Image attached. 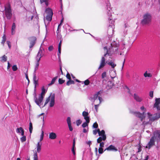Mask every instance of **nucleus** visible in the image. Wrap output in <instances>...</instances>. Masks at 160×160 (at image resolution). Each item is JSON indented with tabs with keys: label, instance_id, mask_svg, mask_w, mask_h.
Instances as JSON below:
<instances>
[{
	"label": "nucleus",
	"instance_id": "nucleus-49",
	"mask_svg": "<svg viewBox=\"0 0 160 160\" xmlns=\"http://www.w3.org/2000/svg\"><path fill=\"white\" fill-rule=\"evenodd\" d=\"M7 44L8 45V47L9 49H10L11 47V45L10 44V42L9 41H7Z\"/></svg>",
	"mask_w": 160,
	"mask_h": 160
},
{
	"label": "nucleus",
	"instance_id": "nucleus-37",
	"mask_svg": "<svg viewBox=\"0 0 160 160\" xmlns=\"http://www.w3.org/2000/svg\"><path fill=\"white\" fill-rule=\"evenodd\" d=\"M12 69L13 71H16L18 70V67L16 65H14L12 66Z\"/></svg>",
	"mask_w": 160,
	"mask_h": 160
},
{
	"label": "nucleus",
	"instance_id": "nucleus-53",
	"mask_svg": "<svg viewBox=\"0 0 160 160\" xmlns=\"http://www.w3.org/2000/svg\"><path fill=\"white\" fill-rule=\"evenodd\" d=\"M0 10L1 12H3L5 10V6L2 7V6H0Z\"/></svg>",
	"mask_w": 160,
	"mask_h": 160
},
{
	"label": "nucleus",
	"instance_id": "nucleus-4",
	"mask_svg": "<svg viewBox=\"0 0 160 160\" xmlns=\"http://www.w3.org/2000/svg\"><path fill=\"white\" fill-rule=\"evenodd\" d=\"M152 16L151 14L147 13L144 14L143 16V19L141 21L142 25H148L151 22Z\"/></svg>",
	"mask_w": 160,
	"mask_h": 160
},
{
	"label": "nucleus",
	"instance_id": "nucleus-40",
	"mask_svg": "<svg viewBox=\"0 0 160 160\" xmlns=\"http://www.w3.org/2000/svg\"><path fill=\"white\" fill-rule=\"evenodd\" d=\"M39 65V62H38V61H37L36 66H35V71H36L38 69Z\"/></svg>",
	"mask_w": 160,
	"mask_h": 160
},
{
	"label": "nucleus",
	"instance_id": "nucleus-3",
	"mask_svg": "<svg viewBox=\"0 0 160 160\" xmlns=\"http://www.w3.org/2000/svg\"><path fill=\"white\" fill-rule=\"evenodd\" d=\"M42 92L41 94L39 95V97L38 98H36V94L35 93L34 94V100L35 102L38 106H40L41 103L42 102L43 98L44 97L45 94L46 92V91L44 87L42 88Z\"/></svg>",
	"mask_w": 160,
	"mask_h": 160
},
{
	"label": "nucleus",
	"instance_id": "nucleus-13",
	"mask_svg": "<svg viewBox=\"0 0 160 160\" xmlns=\"http://www.w3.org/2000/svg\"><path fill=\"white\" fill-rule=\"evenodd\" d=\"M42 145V143L41 142H38L37 144H36V152H36L37 154V152L39 153L40 152L41 150V146ZM35 153L34 152V153Z\"/></svg>",
	"mask_w": 160,
	"mask_h": 160
},
{
	"label": "nucleus",
	"instance_id": "nucleus-63",
	"mask_svg": "<svg viewBox=\"0 0 160 160\" xmlns=\"http://www.w3.org/2000/svg\"><path fill=\"white\" fill-rule=\"evenodd\" d=\"M11 33L12 35L14 34L15 33V30H13L12 29Z\"/></svg>",
	"mask_w": 160,
	"mask_h": 160
},
{
	"label": "nucleus",
	"instance_id": "nucleus-26",
	"mask_svg": "<svg viewBox=\"0 0 160 160\" xmlns=\"http://www.w3.org/2000/svg\"><path fill=\"white\" fill-rule=\"evenodd\" d=\"M57 77H56L54 78L52 80V81L50 83H49L48 84V86H50L52 85V84H53L55 82L56 80H57Z\"/></svg>",
	"mask_w": 160,
	"mask_h": 160
},
{
	"label": "nucleus",
	"instance_id": "nucleus-62",
	"mask_svg": "<svg viewBox=\"0 0 160 160\" xmlns=\"http://www.w3.org/2000/svg\"><path fill=\"white\" fill-rule=\"evenodd\" d=\"M10 67V63L9 62H8V66H7V68L8 69Z\"/></svg>",
	"mask_w": 160,
	"mask_h": 160
},
{
	"label": "nucleus",
	"instance_id": "nucleus-10",
	"mask_svg": "<svg viewBox=\"0 0 160 160\" xmlns=\"http://www.w3.org/2000/svg\"><path fill=\"white\" fill-rule=\"evenodd\" d=\"M98 134L99 136H101V137H99L97 139V142L98 143H100L102 140L104 141L106 140V137L104 130H102L100 131L98 133Z\"/></svg>",
	"mask_w": 160,
	"mask_h": 160
},
{
	"label": "nucleus",
	"instance_id": "nucleus-6",
	"mask_svg": "<svg viewBox=\"0 0 160 160\" xmlns=\"http://www.w3.org/2000/svg\"><path fill=\"white\" fill-rule=\"evenodd\" d=\"M46 12L47 15L46 16L45 19H44V21L45 26L46 27V21H48L49 22L51 21L53 15V12L51 8H48L46 9Z\"/></svg>",
	"mask_w": 160,
	"mask_h": 160
},
{
	"label": "nucleus",
	"instance_id": "nucleus-14",
	"mask_svg": "<svg viewBox=\"0 0 160 160\" xmlns=\"http://www.w3.org/2000/svg\"><path fill=\"white\" fill-rule=\"evenodd\" d=\"M106 59L104 57H102L101 61L100 63L98 69H99L101 68H103L106 64L105 62Z\"/></svg>",
	"mask_w": 160,
	"mask_h": 160
},
{
	"label": "nucleus",
	"instance_id": "nucleus-60",
	"mask_svg": "<svg viewBox=\"0 0 160 160\" xmlns=\"http://www.w3.org/2000/svg\"><path fill=\"white\" fill-rule=\"evenodd\" d=\"M93 134L94 135H95L97 134V131L96 130H94L93 131Z\"/></svg>",
	"mask_w": 160,
	"mask_h": 160
},
{
	"label": "nucleus",
	"instance_id": "nucleus-32",
	"mask_svg": "<svg viewBox=\"0 0 160 160\" xmlns=\"http://www.w3.org/2000/svg\"><path fill=\"white\" fill-rule=\"evenodd\" d=\"M43 136H44V132L43 131H42V133L40 135V141L39 142H41V141H42L43 138Z\"/></svg>",
	"mask_w": 160,
	"mask_h": 160
},
{
	"label": "nucleus",
	"instance_id": "nucleus-36",
	"mask_svg": "<svg viewBox=\"0 0 160 160\" xmlns=\"http://www.w3.org/2000/svg\"><path fill=\"white\" fill-rule=\"evenodd\" d=\"M108 64L112 66V68H114L116 66V64H115L113 62H109L108 63Z\"/></svg>",
	"mask_w": 160,
	"mask_h": 160
},
{
	"label": "nucleus",
	"instance_id": "nucleus-45",
	"mask_svg": "<svg viewBox=\"0 0 160 160\" xmlns=\"http://www.w3.org/2000/svg\"><path fill=\"white\" fill-rule=\"evenodd\" d=\"M98 152L99 154H102L103 152V149L102 148H99L98 149Z\"/></svg>",
	"mask_w": 160,
	"mask_h": 160
},
{
	"label": "nucleus",
	"instance_id": "nucleus-51",
	"mask_svg": "<svg viewBox=\"0 0 160 160\" xmlns=\"http://www.w3.org/2000/svg\"><path fill=\"white\" fill-rule=\"evenodd\" d=\"M66 77L67 78L69 79V80H70L71 79V77H70V74L68 73L66 75Z\"/></svg>",
	"mask_w": 160,
	"mask_h": 160
},
{
	"label": "nucleus",
	"instance_id": "nucleus-9",
	"mask_svg": "<svg viewBox=\"0 0 160 160\" xmlns=\"http://www.w3.org/2000/svg\"><path fill=\"white\" fill-rule=\"evenodd\" d=\"M102 92L101 91H99L97 92L92 97H91L90 98L92 102H94L96 100H98L99 102V104H100L102 101V99L100 97V95Z\"/></svg>",
	"mask_w": 160,
	"mask_h": 160
},
{
	"label": "nucleus",
	"instance_id": "nucleus-59",
	"mask_svg": "<svg viewBox=\"0 0 160 160\" xmlns=\"http://www.w3.org/2000/svg\"><path fill=\"white\" fill-rule=\"evenodd\" d=\"M72 152L73 154L74 155H75V152L74 150V147H72Z\"/></svg>",
	"mask_w": 160,
	"mask_h": 160
},
{
	"label": "nucleus",
	"instance_id": "nucleus-5",
	"mask_svg": "<svg viewBox=\"0 0 160 160\" xmlns=\"http://www.w3.org/2000/svg\"><path fill=\"white\" fill-rule=\"evenodd\" d=\"M50 102V107H53L55 104V94H51L48 98H46L44 106H45L48 103Z\"/></svg>",
	"mask_w": 160,
	"mask_h": 160
},
{
	"label": "nucleus",
	"instance_id": "nucleus-12",
	"mask_svg": "<svg viewBox=\"0 0 160 160\" xmlns=\"http://www.w3.org/2000/svg\"><path fill=\"white\" fill-rule=\"evenodd\" d=\"M29 40L30 41V45L29 47L30 48H31L35 45L36 40V38L35 37H32L30 38Z\"/></svg>",
	"mask_w": 160,
	"mask_h": 160
},
{
	"label": "nucleus",
	"instance_id": "nucleus-29",
	"mask_svg": "<svg viewBox=\"0 0 160 160\" xmlns=\"http://www.w3.org/2000/svg\"><path fill=\"white\" fill-rule=\"evenodd\" d=\"M33 160H38V154L36 152H35L33 154Z\"/></svg>",
	"mask_w": 160,
	"mask_h": 160
},
{
	"label": "nucleus",
	"instance_id": "nucleus-31",
	"mask_svg": "<svg viewBox=\"0 0 160 160\" xmlns=\"http://www.w3.org/2000/svg\"><path fill=\"white\" fill-rule=\"evenodd\" d=\"M22 136L20 138V140L21 142H23L26 141V137L24 135Z\"/></svg>",
	"mask_w": 160,
	"mask_h": 160
},
{
	"label": "nucleus",
	"instance_id": "nucleus-21",
	"mask_svg": "<svg viewBox=\"0 0 160 160\" xmlns=\"http://www.w3.org/2000/svg\"><path fill=\"white\" fill-rule=\"evenodd\" d=\"M16 132L18 133H21L22 136H23L24 135V131L22 127L17 128L16 129Z\"/></svg>",
	"mask_w": 160,
	"mask_h": 160
},
{
	"label": "nucleus",
	"instance_id": "nucleus-52",
	"mask_svg": "<svg viewBox=\"0 0 160 160\" xmlns=\"http://www.w3.org/2000/svg\"><path fill=\"white\" fill-rule=\"evenodd\" d=\"M153 91H151L149 92V96L151 98H152L153 97Z\"/></svg>",
	"mask_w": 160,
	"mask_h": 160
},
{
	"label": "nucleus",
	"instance_id": "nucleus-43",
	"mask_svg": "<svg viewBox=\"0 0 160 160\" xmlns=\"http://www.w3.org/2000/svg\"><path fill=\"white\" fill-rule=\"evenodd\" d=\"M82 122V121L79 119L76 122V124L78 126H79Z\"/></svg>",
	"mask_w": 160,
	"mask_h": 160
},
{
	"label": "nucleus",
	"instance_id": "nucleus-50",
	"mask_svg": "<svg viewBox=\"0 0 160 160\" xmlns=\"http://www.w3.org/2000/svg\"><path fill=\"white\" fill-rule=\"evenodd\" d=\"M33 81H38V79H37L35 74H34L33 76Z\"/></svg>",
	"mask_w": 160,
	"mask_h": 160
},
{
	"label": "nucleus",
	"instance_id": "nucleus-22",
	"mask_svg": "<svg viewBox=\"0 0 160 160\" xmlns=\"http://www.w3.org/2000/svg\"><path fill=\"white\" fill-rule=\"evenodd\" d=\"M2 40L1 42V43L3 46L4 45L5 42L6 40V37L5 33L3 34V36L2 37Z\"/></svg>",
	"mask_w": 160,
	"mask_h": 160
},
{
	"label": "nucleus",
	"instance_id": "nucleus-17",
	"mask_svg": "<svg viewBox=\"0 0 160 160\" xmlns=\"http://www.w3.org/2000/svg\"><path fill=\"white\" fill-rule=\"evenodd\" d=\"M56 134L54 132H51L49 133V138L52 140H54L57 138Z\"/></svg>",
	"mask_w": 160,
	"mask_h": 160
},
{
	"label": "nucleus",
	"instance_id": "nucleus-8",
	"mask_svg": "<svg viewBox=\"0 0 160 160\" xmlns=\"http://www.w3.org/2000/svg\"><path fill=\"white\" fill-rule=\"evenodd\" d=\"M140 109L142 111H143L142 113H140L139 112H134L133 113L135 116L139 118L142 121L145 118V113L146 109L143 106L141 107Z\"/></svg>",
	"mask_w": 160,
	"mask_h": 160
},
{
	"label": "nucleus",
	"instance_id": "nucleus-2",
	"mask_svg": "<svg viewBox=\"0 0 160 160\" xmlns=\"http://www.w3.org/2000/svg\"><path fill=\"white\" fill-rule=\"evenodd\" d=\"M155 140L158 142H160V131H157L154 133V136L150 139V141L146 146V148L150 149L154 144Z\"/></svg>",
	"mask_w": 160,
	"mask_h": 160
},
{
	"label": "nucleus",
	"instance_id": "nucleus-24",
	"mask_svg": "<svg viewBox=\"0 0 160 160\" xmlns=\"http://www.w3.org/2000/svg\"><path fill=\"white\" fill-rule=\"evenodd\" d=\"M110 75L111 78H113L116 77V73L114 71H111L110 72Z\"/></svg>",
	"mask_w": 160,
	"mask_h": 160
},
{
	"label": "nucleus",
	"instance_id": "nucleus-34",
	"mask_svg": "<svg viewBox=\"0 0 160 160\" xmlns=\"http://www.w3.org/2000/svg\"><path fill=\"white\" fill-rule=\"evenodd\" d=\"M44 114V113H42L41 114H40L39 115H38V117L41 118V119L42 120L43 122L44 121V117L43 115Z\"/></svg>",
	"mask_w": 160,
	"mask_h": 160
},
{
	"label": "nucleus",
	"instance_id": "nucleus-15",
	"mask_svg": "<svg viewBox=\"0 0 160 160\" xmlns=\"http://www.w3.org/2000/svg\"><path fill=\"white\" fill-rule=\"evenodd\" d=\"M88 112L83 111L82 113V116L84 117V118L88 122H89V118L88 116Z\"/></svg>",
	"mask_w": 160,
	"mask_h": 160
},
{
	"label": "nucleus",
	"instance_id": "nucleus-33",
	"mask_svg": "<svg viewBox=\"0 0 160 160\" xmlns=\"http://www.w3.org/2000/svg\"><path fill=\"white\" fill-rule=\"evenodd\" d=\"M61 48H58V55L59 59H60V55L61 53Z\"/></svg>",
	"mask_w": 160,
	"mask_h": 160
},
{
	"label": "nucleus",
	"instance_id": "nucleus-30",
	"mask_svg": "<svg viewBox=\"0 0 160 160\" xmlns=\"http://www.w3.org/2000/svg\"><path fill=\"white\" fill-rule=\"evenodd\" d=\"M74 83V82L73 80H71L70 79L67 82V85L68 86L71 84H73Z\"/></svg>",
	"mask_w": 160,
	"mask_h": 160
},
{
	"label": "nucleus",
	"instance_id": "nucleus-57",
	"mask_svg": "<svg viewBox=\"0 0 160 160\" xmlns=\"http://www.w3.org/2000/svg\"><path fill=\"white\" fill-rule=\"evenodd\" d=\"M38 81H33V83L35 85V87L36 88L37 86V85L38 84Z\"/></svg>",
	"mask_w": 160,
	"mask_h": 160
},
{
	"label": "nucleus",
	"instance_id": "nucleus-56",
	"mask_svg": "<svg viewBox=\"0 0 160 160\" xmlns=\"http://www.w3.org/2000/svg\"><path fill=\"white\" fill-rule=\"evenodd\" d=\"M62 41H60L59 44H58V48H61V44H62Z\"/></svg>",
	"mask_w": 160,
	"mask_h": 160
},
{
	"label": "nucleus",
	"instance_id": "nucleus-16",
	"mask_svg": "<svg viewBox=\"0 0 160 160\" xmlns=\"http://www.w3.org/2000/svg\"><path fill=\"white\" fill-rule=\"evenodd\" d=\"M133 98L137 102H140L142 100V97H140L138 94L134 93L133 95Z\"/></svg>",
	"mask_w": 160,
	"mask_h": 160
},
{
	"label": "nucleus",
	"instance_id": "nucleus-61",
	"mask_svg": "<svg viewBox=\"0 0 160 160\" xmlns=\"http://www.w3.org/2000/svg\"><path fill=\"white\" fill-rule=\"evenodd\" d=\"M63 19L62 18V19L61 20L60 23L58 25V27H59L62 24V22H63Z\"/></svg>",
	"mask_w": 160,
	"mask_h": 160
},
{
	"label": "nucleus",
	"instance_id": "nucleus-11",
	"mask_svg": "<svg viewBox=\"0 0 160 160\" xmlns=\"http://www.w3.org/2000/svg\"><path fill=\"white\" fill-rule=\"evenodd\" d=\"M43 50V49H42L41 47L36 57V61H38V62H39L40 61L41 58L42 56V53Z\"/></svg>",
	"mask_w": 160,
	"mask_h": 160
},
{
	"label": "nucleus",
	"instance_id": "nucleus-58",
	"mask_svg": "<svg viewBox=\"0 0 160 160\" xmlns=\"http://www.w3.org/2000/svg\"><path fill=\"white\" fill-rule=\"evenodd\" d=\"M98 106H99V104L95 105H94L96 111L97 110Z\"/></svg>",
	"mask_w": 160,
	"mask_h": 160
},
{
	"label": "nucleus",
	"instance_id": "nucleus-46",
	"mask_svg": "<svg viewBox=\"0 0 160 160\" xmlns=\"http://www.w3.org/2000/svg\"><path fill=\"white\" fill-rule=\"evenodd\" d=\"M16 28V25L14 23H13L12 27V29L13 30H15Z\"/></svg>",
	"mask_w": 160,
	"mask_h": 160
},
{
	"label": "nucleus",
	"instance_id": "nucleus-23",
	"mask_svg": "<svg viewBox=\"0 0 160 160\" xmlns=\"http://www.w3.org/2000/svg\"><path fill=\"white\" fill-rule=\"evenodd\" d=\"M40 2L41 4L44 3L47 6L48 5V0H40Z\"/></svg>",
	"mask_w": 160,
	"mask_h": 160
},
{
	"label": "nucleus",
	"instance_id": "nucleus-1",
	"mask_svg": "<svg viewBox=\"0 0 160 160\" xmlns=\"http://www.w3.org/2000/svg\"><path fill=\"white\" fill-rule=\"evenodd\" d=\"M154 108H156L158 111H160V98H156L155 103L154 104ZM148 118L149 119L148 122H143V124H151V122L157 120L160 118V113H157L154 114H152L151 113L148 112L147 113Z\"/></svg>",
	"mask_w": 160,
	"mask_h": 160
},
{
	"label": "nucleus",
	"instance_id": "nucleus-38",
	"mask_svg": "<svg viewBox=\"0 0 160 160\" xmlns=\"http://www.w3.org/2000/svg\"><path fill=\"white\" fill-rule=\"evenodd\" d=\"M89 123V122H88L86 121V122H84L82 125V127L83 128H85L86 127L88 126V123Z\"/></svg>",
	"mask_w": 160,
	"mask_h": 160
},
{
	"label": "nucleus",
	"instance_id": "nucleus-27",
	"mask_svg": "<svg viewBox=\"0 0 160 160\" xmlns=\"http://www.w3.org/2000/svg\"><path fill=\"white\" fill-rule=\"evenodd\" d=\"M144 76L145 77H151L152 75L150 73H148L147 71H146L144 74Z\"/></svg>",
	"mask_w": 160,
	"mask_h": 160
},
{
	"label": "nucleus",
	"instance_id": "nucleus-44",
	"mask_svg": "<svg viewBox=\"0 0 160 160\" xmlns=\"http://www.w3.org/2000/svg\"><path fill=\"white\" fill-rule=\"evenodd\" d=\"M65 81L63 80L61 78H59L58 80V82L59 84H62Z\"/></svg>",
	"mask_w": 160,
	"mask_h": 160
},
{
	"label": "nucleus",
	"instance_id": "nucleus-41",
	"mask_svg": "<svg viewBox=\"0 0 160 160\" xmlns=\"http://www.w3.org/2000/svg\"><path fill=\"white\" fill-rule=\"evenodd\" d=\"M90 83V82L89 80L88 79H87L86 80H85L84 82V84L85 85H88Z\"/></svg>",
	"mask_w": 160,
	"mask_h": 160
},
{
	"label": "nucleus",
	"instance_id": "nucleus-64",
	"mask_svg": "<svg viewBox=\"0 0 160 160\" xmlns=\"http://www.w3.org/2000/svg\"><path fill=\"white\" fill-rule=\"evenodd\" d=\"M87 132V130L85 128L83 129V132L84 133H86Z\"/></svg>",
	"mask_w": 160,
	"mask_h": 160
},
{
	"label": "nucleus",
	"instance_id": "nucleus-35",
	"mask_svg": "<svg viewBox=\"0 0 160 160\" xmlns=\"http://www.w3.org/2000/svg\"><path fill=\"white\" fill-rule=\"evenodd\" d=\"M104 50L105 51H106L107 52V53L106 54H105L104 55V56L105 57H106L107 55H109V51L108 50H107V49L106 48V47H104Z\"/></svg>",
	"mask_w": 160,
	"mask_h": 160
},
{
	"label": "nucleus",
	"instance_id": "nucleus-48",
	"mask_svg": "<svg viewBox=\"0 0 160 160\" xmlns=\"http://www.w3.org/2000/svg\"><path fill=\"white\" fill-rule=\"evenodd\" d=\"M98 127V124L97 122L94 123L93 125V127L94 128H97Z\"/></svg>",
	"mask_w": 160,
	"mask_h": 160
},
{
	"label": "nucleus",
	"instance_id": "nucleus-54",
	"mask_svg": "<svg viewBox=\"0 0 160 160\" xmlns=\"http://www.w3.org/2000/svg\"><path fill=\"white\" fill-rule=\"evenodd\" d=\"M53 49V47L52 46H50L48 48V49L49 51H52Z\"/></svg>",
	"mask_w": 160,
	"mask_h": 160
},
{
	"label": "nucleus",
	"instance_id": "nucleus-19",
	"mask_svg": "<svg viewBox=\"0 0 160 160\" xmlns=\"http://www.w3.org/2000/svg\"><path fill=\"white\" fill-rule=\"evenodd\" d=\"M33 18L32 13L30 12H27L26 15V18L27 20L28 21L32 20Z\"/></svg>",
	"mask_w": 160,
	"mask_h": 160
},
{
	"label": "nucleus",
	"instance_id": "nucleus-7",
	"mask_svg": "<svg viewBox=\"0 0 160 160\" xmlns=\"http://www.w3.org/2000/svg\"><path fill=\"white\" fill-rule=\"evenodd\" d=\"M5 14L8 19H11L12 14L11 7L9 3H7L5 5Z\"/></svg>",
	"mask_w": 160,
	"mask_h": 160
},
{
	"label": "nucleus",
	"instance_id": "nucleus-42",
	"mask_svg": "<svg viewBox=\"0 0 160 160\" xmlns=\"http://www.w3.org/2000/svg\"><path fill=\"white\" fill-rule=\"evenodd\" d=\"M106 77V72H105L102 73V78H104Z\"/></svg>",
	"mask_w": 160,
	"mask_h": 160
},
{
	"label": "nucleus",
	"instance_id": "nucleus-28",
	"mask_svg": "<svg viewBox=\"0 0 160 160\" xmlns=\"http://www.w3.org/2000/svg\"><path fill=\"white\" fill-rule=\"evenodd\" d=\"M29 131L30 134L32 133L33 129L32 125V123L30 122L29 123Z\"/></svg>",
	"mask_w": 160,
	"mask_h": 160
},
{
	"label": "nucleus",
	"instance_id": "nucleus-47",
	"mask_svg": "<svg viewBox=\"0 0 160 160\" xmlns=\"http://www.w3.org/2000/svg\"><path fill=\"white\" fill-rule=\"evenodd\" d=\"M68 125L69 130L70 131H72L73 130V128L71 126V124H68Z\"/></svg>",
	"mask_w": 160,
	"mask_h": 160
},
{
	"label": "nucleus",
	"instance_id": "nucleus-25",
	"mask_svg": "<svg viewBox=\"0 0 160 160\" xmlns=\"http://www.w3.org/2000/svg\"><path fill=\"white\" fill-rule=\"evenodd\" d=\"M7 59V57L5 55H3L1 58L0 61L2 62H5Z\"/></svg>",
	"mask_w": 160,
	"mask_h": 160
},
{
	"label": "nucleus",
	"instance_id": "nucleus-18",
	"mask_svg": "<svg viewBox=\"0 0 160 160\" xmlns=\"http://www.w3.org/2000/svg\"><path fill=\"white\" fill-rule=\"evenodd\" d=\"M107 14H108V16H111L112 15V10L111 8V6L110 3H108L107 5Z\"/></svg>",
	"mask_w": 160,
	"mask_h": 160
},
{
	"label": "nucleus",
	"instance_id": "nucleus-39",
	"mask_svg": "<svg viewBox=\"0 0 160 160\" xmlns=\"http://www.w3.org/2000/svg\"><path fill=\"white\" fill-rule=\"evenodd\" d=\"M67 123L68 124H71V118L69 117H68L67 119Z\"/></svg>",
	"mask_w": 160,
	"mask_h": 160
},
{
	"label": "nucleus",
	"instance_id": "nucleus-55",
	"mask_svg": "<svg viewBox=\"0 0 160 160\" xmlns=\"http://www.w3.org/2000/svg\"><path fill=\"white\" fill-rule=\"evenodd\" d=\"M99 143H100V148H102V147H104V143L103 142H100Z\"/></svg>",
	"mask_w": 160,
	"mask_h": 160
},
{
	"label": "nucleus",
	"instance_id": "nucleus-20",
	"mask_svg": "<svg viewBox=\"0 0 160 160\" xmlns=\"http://www.w3.org/2000/svg\"><path fill=\"white\" fill-rule=\"evenodd\" d=\"M107 150L108 151H115L117 150L116 148L113 145H111L108 147L105 150Z\"/></svg>",
	"mask_w": 160,
	"mask_h": 160
}]
</instances>
